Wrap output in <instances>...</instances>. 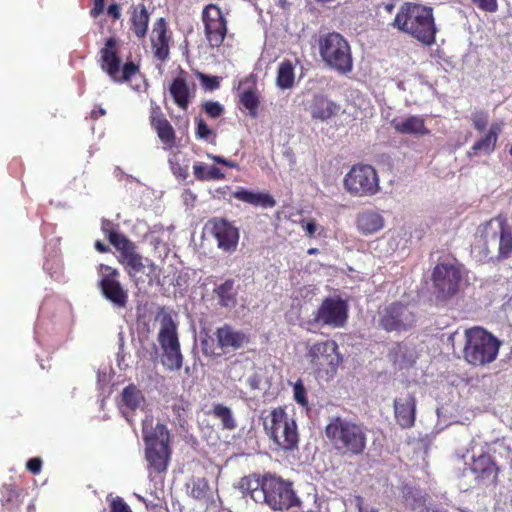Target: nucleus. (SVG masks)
Returning a JSON list of instances; mask_svg holds the SVG:
<instances>
[{
  "label": "nucleus",
  "mask_w": 512,
  "mask_h": 512,
  "mask_svg": "<svg viewBox=\"0 0 512 512\" xmlns=\"http://www.w3.org/2000/svg\"><path fill=\"white\" fill-rule=\"evenodd\" d=\"M158 342L162 349L180 347L177 326L170 316L162 319Z\"/></svg>",
  "instance_id": "bb28decb"
},
{
  "label": "nucleus",
  "mask_w": 512,
  "mask_h": 512,
  "mask_svg": "<svg viewBox=\"0 0 512 512\" xmlns=\"http://www.w3.org/2000/svg\"><path fill=\"white\" fill-rule=\"evenodd\" d=\"M294 65L290 60H284L279 64L276 77V85L281 89H289L294 85Z\"/></svg>",
  "instance_id": "473e14b6"
},
{
  "label": "nucleus",
  "mask_w": 512,
  "mask_h": 512,
  "mask_svg": "<svg viewBox=\"0 0 512 512\" xmlns=\"http://www.w3.org/2000/svg\"><path fill=\"white\" fill-rule=\"evenodd\" d=\"M338 107L324 96H315L310 106V113L313 119L327 120L335 115Z\"/></svg>",
  "instance_id": "c85d7f7f"
},
{
  "label": "nucleus",
  "mask_w": 512,
  "mask_h": 512,
  "mask_svg": "<svg viewBox=\"0 0 512 512\" xmlns=\"http://www.w3.org/2000/svg\"><path fill=\"white\" fill-rule=\"evenodd\" d=\"M208 181L211 180H223L225 178V174L216 166H211L207 171Z\"/></svg>",
  "instance_id": "13d9d810"
},
{
  "label": "nucleus",
  "mask_w": 512,
  "mask_h": 512,
  "mask_svg": "<svg viewBox=\"0 0 512 512\" xmlns=\"http://www.w3.org/2000/svg\"><path fill=\"white\" fill-rule=\"evenodd\" d=\"M152 128L155 129L165 149H171L175 145V131L168 120L157 121L156 125L152 126Z\"/></svg>",
  "instance_id": "f704fd0d"
},
{
  "label": "nucleus",
  "mask_w": 512,
  "mask_h": 512,
  "mask_svg": "<svg viewBox=\"0 0 512 512\" xmlns=\"http://www.w3.org/2000/svg\"><path fill=\"white\" fill-rule=\"evenodd\" d=\"M116 45L117 41L114 37L106 40L104 47L100 50V66L113 81L128 82L140 72V69L134 62H126L119 75L121 60L117 54Z\"/></svg>",
  "instance_id": "9d476101"
},
{
  "label": "nucleus",
  "mask_w": 512,
  "mask_h": 512,
  "mask_svg": "<svg viewBox=\"0 0 512 512\" xmlns=\"http://www.w3.org/2000/svg\"><path fill=\"white\" fill-rule=\"evenodd\" d=\"M232 196L242 202L264 209L276 206V200L267 192H254L245 188H238Z\"/></svg>",
  "instance_id": "b1692460"
},
{
  "label": "nucleus",
  "mask_w": 512,
  "mask_h": 512,
  "mask_svg": "<svg viewBox=\"0 0 512 512\" xmlns=\"http://www.w3.org/2000/svg\"><path fill=\"white\" fill-rule=\"evenodd\" d=\"M0 502L6 511L18 509L22 504L21 491L13 484H4L0 489Z\"/></svg>",
  "instance_id": "7c9ffc66"
},
{
  "label": "nucleus",
  "mask_w": 512,
  "mask_h": 512,
  "mask_svg": "<svg viewBox=\"0 0 512 512\" xmlns=\"http://www.w3.org/2000/svg\"><path fill=\"white\" fill-rule=\"evenodd\" d=\"M316 252H317V249H315V248H311L308 250V254H314Z\"/></svg>",
  "instance_id": "774afa93"
},
{
  "label": "nucleus",
  "mask_w": 512,
  "mask_h": 512,
  "mask_svg": "<svg viewBox=\"0 0 512 512\" xmlns=\"http://www.w3.org/2000/svg\"><path fill=\"white\" fill-rule=\"evenodd\" d=\"M293 390H294L295 401L302 406H306L308 404V401L306 398V389L301 380H298L294 384Z\"/></svg>",
  "instance_id": "de8ad7c7"
},
{
  "label": "nucleus",
  "mask_w": 512,
  "mask_h": 512,
  "mask_svg": "<svg viewBox=\"0 0 512 512\" xmlns=\"http://www.w3.org/2000/svg\"><path fill=\"white\" fill-rule=\"evenodd\" d=\"M95 249L100 252V253H106L109 251V248L107 245H105L103 242H101L100 240H97L95 242Z\"/></svg>",
  "instance_id": "0e129e2a"
},
{
  "label": "nucleus",
  "mask_w": 512,
  "mask_h": 512,
  "mask_svg": "<svg viewBox=\"0 0 512 512\" xmlns=\"http://www.w3.org/2000/svg\"><path fill=\"white\" fill-rule=\"evenodd\" d=\"M264 428L273 442L284 451L297 449L299 434L296 421L282 407L270 412L264 422Z\"/></svg>",
  "instance_id": "0eeeda50"
},
{
  "label": "nucleus",
  "mask_w": 512,
  "mask_h": 512,
  "mask_svg": "<svg viewBox=\"0 0 512 512\" xmlns=\"http://www.w3.org/2000/svg\"><path fill=\"white\" fill-rule=\"evenodd\" d=\"M303 228L305 229L307 235L312 237L317 230V225L314 220H309L305 223V225H303Z\"/></svg>",
  "instance_id": "052dcab7"
},
{
  "label": "nucleus",
  "mask_w": 512,
  "mask_h": 512,
  "mask_svg": "<svg viewBox=\"0 0 512 512\" xmlns=\"http://www.w3.org/2000/svg\"><path fill=\"white\" fill-rule=\"evenodd\" d=\"M201 18L209 47L219 48L228 33V22L224 13L218 5L210 3L203 8Z\"/></svg>",
  "instance_id": "f8f14e48"
},
{
  "label": "nucleus",
  "mask_w": 512,
  "mask_h": 512,
  "mask_svg": "<svg viewBox=\"0 0 512 512\" xmlns=\"http://www.w3.org/2000/svg\"><path fill=\"white\" fill-rule=\"evenodd\" d=\"M380 191L375 168L368 164L354 165V195L373 196Z\"/></svg>",
  "instance_id": "6ab92c4d"
},
{
  "label": "nucleus",
  "mask_w": 512,
  "mask_h": 512,
  "mask_svg": "<svg viewBox=\"0 0 512 512\" xmlns=\"http://www.w3.org/2000/svg\"><path fill=\"white\" fill-rule=\"evenodd\" d=\"M207 171L208 168L202 163H196L193 166V174L199 181H208Z\"/></svg>",
  "instance_id": "3c124183"
},
{
  "label": "nucleus",
  "mask_w": 512,
  "mask_h": 512,
  "mask_svg": "<svg viewBox=\"0 0 512 512\" xmlns=\"http://www.w3.org/2000/svg\"><path fill=\"white\" fill-rule=\"evenodd\" d=\"M461 280V268L455 261L437 264L432 273L433 288L437 299L446 300L453 297L458 292Z\"/></svg>",
  "instance_id": "9b49d317"
},
{
  "label": "nucleus",
  "mask_w": 512,
  "mask_h": 512,
  "mask_svg": "<svg viewBox=\"0 0 512 512\" xmlns=\"http://www.w3.org/2000/svg\"><path fill=\"white\" fill-rule=\"evenodd\" d=\"M474 250L481 261L507 258L512 252V230L500 217L477 228Z\"/></svg>",
  "instance_id": "f03ea898"
},
{
  "label": "nucleus",
  "mask_w": 512,
  "mask_h": 512,
  "mask_svg": "<svg viewBox=\"0 0 512 512\" xmlns=\"http://www.w3.org/2000/svg\"><path fill=\"white\" fill-rule=\"evenodd\" d=\"M164 114L161 111L159 106L152 107L150 114V124L151 126L156 125L157 121H166Z\"/></svg>",
  "instance_id": "6e6d98bb"
},
{
  "label": "nucleus",
  "mask_w": 512,
  "mask_h": 512,
  "mask_svg": "<svg viewBox=\"0 0 512 512\" xmlns=\"http://www.w3.org/2000/svg\"><path fill=\"white\" fill-rule=\"evenodd\" d=\"M213 294L221 308H234L238 303L239 287L236 286L234 279L229 278L216 285Z\"/></svg>",
  "instance_id": "5701e85b"
},
{
  "label": "nucleus",
  "mask_w": 512,
  "mask_h": 512,
  "mask_svg": "<svg viewBox=\"0 0 512 512\" xmlns=\"http://www.w3.org/2000/svg\"><path fill=\"white\" fill-rule=\"evenodd\" d=\"M379 323L386 331H403L415 323L414 312L401 303H392L380 312Z\"/></svg>",
  "instance_id": "dca6fc26"
},
{
  "label": "nucleus",
  "mask_w": 512,
  "mask_h": 512,
  "mask_svg": "<svg viewBox=\"0 0 512 512\" xmlns=\"http://www.w3.org/2000/svg\"><path fill=\"white\" fill-rule=\"evenodd\" d=\"M171 36L168 34L167 22L161 17L156 20L152 29L151 46L154 57L164 62L169 58Z\"/></svg>",
  "instance_id": "412c9836"
},
{
  "label": "nucleus",
  "mask_w": 512,
  "mask_h": 512,
  "mask_svg": "<svg viewBox=\"0 0 512 512\" xmlns=\"http://www.w3.org/2000/svg\"><path fill=\"white\" fill-rule=\"evenodd\" d=\"M210 414L221 421L222 428L232 431L236 429L237 423L233 417L231 409L223 404L217 403L213 405Z\"/></svg>",
  "instance_id": "72a5a7b5"
},
{
  "label": "nucleus",
  "mask_w": 512,
  "mask_h": 512,
  "mask_svg": "<svg viewBox=\"0 0 512 512\" xmlns=\"http://www.w3.org/2000/svg\"><path fill=\"white\" fill-rule=\"evenodd\" d=\"M195 135L199 139L209 140L210 137L215 138L214 132L208 127L202 118L196 119Z\"/></svg>",
  "instance_id": "a18cd8bd"
},
{
  "label": "nucleus",
  "mask_w": 512,
  "mask_h": 512,
  "mask_svg": "<svg viewBox=\"0 0 512 512\" xmlns=\"http://www.w3.org/2000/svg\"><path fill=\"white\" fill-rule=\"evenodd\" d=\"M500 341L483 328L474 327L465 331V360L475 366L493 362L499 351Z\"/></svg>",
  "instance_id": "39448f33"
},
{
  "label": "nucleus",
  "mask_w": 512,
  "mask_h": 512,
  "mask_svg": "<svg viewBox=\"0 0 512 512\" xmlns=\"http://www.w3.org/2000/svg\"><path fill=\"white\" fill-rule=\"evenodd\" d=\"M391 124L394 129L401 134L423 136L430 133L425 126L424 119L420 116H409L402 120L395 119Z\"/></svg>",
  "instance_id": "393cba45"
},
{
  "label": "nucleus",
  "mask_w": 512,
  "mask_h": 512,
  "mask_svg": "<svg viewBox=\"0 0 512 512\" xmlns=\"http://www.w3.org/2000/svg\"><path fill=\"white\" fill-rule=\"evenodd\" d=\"M383 217L374 211L360 213L357 218V227L364 234H372L383 228Z\"/></svg>",
  "instance_id": "c756f323"
},
{
  "label": "nucleus",
  "mask_w": 512,
  "mask_h": 512,
  "mask_svg": "<svg viewBox=\"0 0 512 512\" xmlns=\"http://www.w3.org/2000/svg\"><path fill=\"white\" fill-rule=\"evenodd\" d=\"M215 337L219 349L224 353L239 350L250 342V338L245 332L236 330L229 324L218 327Z\"/></svg>",
  "instance_id": "aec40b11"
},
{
  "label": "nucleus",
  "mask_w": 512,
  "mask_h": 512,
  "mask_svg": "<svg viewBox=\"0 0 512 512\" xmlns=\"http://www.w3.org/2000/svg\"><path fill=\"white\" fill-rule=\"evenodd\" d=\"M150 15L144 4H139L132 9L130 17V29L138 39H144L147 35Z\"/></svg>",
  "instance_id": "a878e982"
},
{
  "label": "nucleus",
  "mask_w": 512,
  "mask_h": 512,
  "mask_svg": "<svg viewBox=\"0 0 512 512\" xmlns=\"http://www.w3.org/2000/svg\"><path fill=\"white\" fill-rule=\"evenodd\" d=\"M470 470L479 487H490L497 484L499 467L489 454L484 452L478 455L473 454Z\"/></svg>",
  "instance_id": "f3484780"
},
{
  "label": "nucleus",
  "mask_w": 512,
  "mask_h": 512,
  "mask_svg": "<svg viewBox=\"0 0 512 512\" xmlns=\"http://www.w3.org/2000/svg\"><path fill=\"white\" fill-rule=\"evenodd\" d=\"M319 51L323 60L338 71L347 72L351 69L350 46L339 33L322 36L319 39Z\"/></svg>",
  "instance_id": "1a4fd4ad"
},
{
  "label": "nucleus",
  "mask_w": 512,
  "mask_h": 512,
  "mask_svg": "<svg viewBox=\"0 0 512 512\" xmlns=\"http://www.w3.org/2000/svg\"><path fill=\"white\" fill-rule=\"evenodd\" d=\"M367 433L369 431L366 429L354 425V454L363 452L367 441Z\"/></svg>",
  "instance_id": "37998d69"
},
{
  "label": "nucleus",
  "mask_w": 512,
  "mask_h": 512,
  "mask_svg": "<svg viewBox=\"0 0 512 512\" xmlns=\"http://www.w3.org/2000/svg\"><path fill=\"white\" fill-rule=\"evenodd\" d=\"M403 499L406 506L412 510H416L419 507L424 506V499L417 491H414L411 487L405 486L403 489Z\"/></svg>",
  "instance_id": "a19ab883"
},
{
  "label": "nucleus",
  "mask_w": 512,
  "mask_h": 512,
  "mask_svg": "<svg viewBox=\"0 0 512 512\" xmlns=\"http://www.w3.org/2000/svg\"><path fill=\"white\" fill-rule=\"evenodd\" d=\"M207 157L217 164H221V165L229 167V168H238V164L236 162L227 160L226 158H224L222 156L208 153Z\"/></svg>",
  "instance_id": "5fc2aeb1"
},
{
  "label": "nucleus",
  "mask_w": 512,
  "mask_h": 512,
  "mask_svg": "<svg viewBox=\"0 0 512 512\" xmlns=\"http://www.w3.org/2000/svg\"><path fill=\"white\" fill-rule=\"evenodd\" d=\"M415 397L408 394L404 398L394 400V412L398 424L403 428H410L415 422Z\"/></svg>",
  "instance_id": "4be33fe9"
},
{
  "label": "nucleus",
  "mask_w": 512,
  "mask_h": 512,
  "mask_svg": "<svg viewBox=\"0 0 512 512\" xmlns=\"http://www.w3.org/2000/svg\"><path fill=\"white\" fill-rule=\"evenodd\" d=\"M105 114H106L105 109H103L101 106H99V107H96V108H94V109L92 110V112H91V117H92L93 119H97L98 117H100V116H104Z\"/></svg>",
  "instance_id": "e2e57ef3"
},
{
  "label": "nucleus",
  "mask_w": 512,
  "mask_h": 512,
  "mask_svg": "<svg viewBox=\"0 0 512 512\" xmlns=\"http://www.w3.org/2000/svg\"><path fill=\"white\" fill-rule=\"evenodd\" d=\"M209 492V483L205 478H197L192 482L190 496L196 500H203Z\"/></svg>",
  "instance_id": "79ce46f5"
},
{
  "label": "nucleus",
  "mask_w": 512,
  "mask_h": 512,
  "mask_svg": "<svg viewBox=\"0 0 512 512\" xmlns=\"http://www.w3.org/2000/svg\"><path fill=\"white\" fill-rule=\"evenodd\" d=\"M171 410L174 415V422L181 427H184V425L187 423L190 410L189 401L185 400L183 397H179L173 401Z\"/></svg>",
  "instance_id": "4c0bfd02"
},
{
  "label": "nucleus",
  "mask_w": 512,
  "mask_h": 512,
  "mask_svg": "<svg viewBox=\"0 0 512 512\" xmlns=\"http://www.w3.org/2000/svg\"><path fill=\"white\" fill-rule=\"evenodd\" d=\"M325 435L331 445L341 453L352 446V423L340 417H334L325 428Z\"/></svg>",
  "instance_id": "a211bd4d"
},
{
  "label": "nucleus",
  "mask_w": 512,
  "mask_h": 512,
  "mask_svg": "<svg viewBox=\"0 0 512 512\" xmlns=\"http://www.w3.org/2000/svg\"><path fill=\"white\" fill-rule=\"evenodd\" d=\"M110 225V221H103L102 231L110 244L118 251V262L124 267L127 275L133 279L145 269L143 256L138 253L137 246L134 242L128 239L124 234L109 229L108 226Z\"/></svg>",
  "instance_id": "6e6552de"
},
{
  "label": "nucleus",
  "mask_w": 512,
  "mask_h": 512,
  "mask_svg": "<svg viewBox=\"0 0 512 512\" xmlns=\"http://www.w3.org/2000/svg\"><path fill=\"white\" fill-rule=\"evenodd\" d=\"M306 358L315 377L323 381L332 379L343 361L334 340L314 343L308 348Z\"/></svg>",
  "instance_id": "423d86ee"
},
{
  "label": "nucleus",
  "mask_w": 512,
  "mask_h": 512,
  "mask_svg": "<svg viewBox=\"0 0 512 512\" xmlns=\"http://www.w3.org/2000/svg\"><path fill=\"white\" fill-rule=\"evenodd\" d=\"M145 443V459L148 462L149 476L166 472L171 458V436L165 424L142 429Z\"/></svg>",
  "instance_id": "20e7f679"
},
{
  "label": "nucleus",
  "mask_w": 512,
  "mask_h": 512,
  "mask_svg": "<svg viewBox=\"0 0 512 512\" xmlns=\"http://www.w3.org/2000/svg\"><path fill=\"white\" fill-rule=\"evenodd\" d=\"M163 350V366L169 371H177L183 365V355L180 347L166 348Z\"/></svg>",
  "instance_id": "e433bc0d"
},
{
  "label": "nucleus",
  "mask_w": 512,
  "mask_h": 512,
  "mask_svg": "<svg viewBox=\"0 0 512 512\" xmlns=\"http://www.w3.org/2000/svg\"><path fill=\"white\" fill-rule=\"evenodd\" d=\"M479 8L487 12H495L497 10L496 0H472Z\"/></svg>",
  "instance_id": "864d4df0"
},
{
  "label": "nucleus",
  "mask_w": 512,
  "mask_h": 512,
  "mask_svg": "<svg viewBox=\"0 0 512 512\" xmlns=\"http://www.w3.org/2000/svg\"><path fill=\"white\" fill-rule=\"evenodd\" d=\"M406 351L405 345L397 343L391 348L389 357L400 368L407 367L412 364V360L406 357Z\"/></svg>",
  "instance_id": "ea45409f"
},
{
  "label": "nucleus",
  "mask_w": 512,
  "mask_h": 512,
  "mask_svg": "<svg viewBox=\"0 0 512 512\" xmlns=\"http://www.w3.org/2000/svg\"><path fill=\"white\" fill-rule=\"evenodd\" d=\"M239 489L254 502L266 504L273 511L297 508L299 512H321L317 494H308L306 500L297 497L293 485L271 474H251L241 478Z\"/></svg>",
  "instance_id": "f257e3e1"
},
{
  "label": "nucleus",
  "mask_w": 512,
  "mask_h": 512,
  "mask_svg": "<svg viewBox=\"0 0 512 512\" xmlns=\"http://www.w3.org/2000/svg\"><path fill=\"white\" fill-rule=\"evenodd\" d=\"M347 319V302L340 297H327L314 312L311 322L320 327L341 328Z\"/></svg>",
  "instance_id": "ddd939ff"
},
{
  "label": "nucleus",
  "mask_w": 512,
  "mask_h": 512,
  "mask_svg": "<svg viewBox=\"0 0 512 512\" xmlns=\"http://www.w3.org/2000/svg\"><path fill=\"white\" fill-rule=\"evenodd\" d=\"M352 176V170L346 173L344 177V186L348 191H352V185L350 184V177Z\"/></svg>",
  "instance_id": "69168bd1"
},
{
  "label": "nucleus",
  "mask_w": 512,
  "mask_h": 512,
  "mask_svg": "<svg viewBox=\"0 0 512 512\" xmlns=\"http://www.w3.org/2000/svg\"><path fill=\"white\" fill-rule=\"evenodd\" d=\"M393 25L424 45L430 46L435 42L437 29L431 7L405 2L400 7Z\"/></svg>",
  "instance_id": "7ed1b4c3"
},
{
  "label": "nucleus",
  "mask_w": 512,
  "mask_h": 512,
  "mask_svg": "<svg viewBox=\"0 0 512 512\" xmlns=\"http://www.w3.org/2000/svg\"><path fill=\"white\" fill-rule=\"evenodd\" d=\"M240 103L246 110H248V114L250 117L256 118L258 116L260 100L259 96L254 90H244L240 94Z\"/></svg>",
  "instance_id": "58836bf2"
},
{
  "label": "nucleus",
  "mask_w": 512,
  "mask_h": 512,
  "mask_svg": "<svg viewBox=\"0 0 512 512\" xmlns=\"http://www.w3.org/2000/svg\"><path fill=\"white\" fill-rule=\"evenodd\" d=\"M26 468L33 475H37L41 471L42 460L39 457L30 458L26 463Z\"/></svg>",
  "instance_id": "603ef678"
},
{
  "label": "nucleus",
  "mask_w": 512,
  "mask_h": 512,
  "mask_svg": "<svg viewBox=\"0 0 512 512\" xmlns=\"http://www.w3.org/2000/svg\"><path fill=\"white\" fill-rule=\"evenodd\" d=\"M357 506L359 512H378L376 508L364 504L360 499H358Z\"/></svg>",
  "instance_id": "680f3d73"
},
{
  "label": "nucleus",
  "mask_w": 512,
  "mask_h": 512,
  "mask_svg": "<svg viewBox=\"0 0 512 512\" xmlns=\"http://www.w3.org/2000/svg\"><path fill=\"white\" fill-rule=\"evenodd\" d=\"M498 130L497 125H492L488 133L471 147L468 156L472 157L479 153L484 155L491 153L496 145Z\"/></svg>",
  "instance_id": "2f4dec72"
},
{
  "label": "nucleus",
  "mask_w": 512,
  "mask_h": 512,
  "mask_svg": "<svg viewBox=\"0 0 512 512\" xmlns=\"http://www.w3.org/2000/svg\"><path fill=\"white\" fill-rule=\"evenodd\" d=\"M169 92L174 103L181 109L186 110L190 103V89L183 77H176L169 86Z\"/></svg>",
  "instance_id": "cd10ccee"
},
{
  "label": "nucleus",
  "mask_w": 512,
  "mask_h": 512,
  "mask_svg": "<svg viewBox=\"0 0 512 512\" xmlns=\"http://www.w3.org/2000/svg\"><path fill=\"white\" fill-rule=\"evenodd\" d=\"M178 176L185 179L188 176V172L186 168H180L178 172Z\"/></svg>",
  "instance_id": "338daca9"
},
{
  "label": "nucleus",
  "mask_w": 512,
  "mask_h": 512,
  "mask_svg": "<svg viewBox=\"0 0 512 512\" xmlns=\"http://www.w3.org/2000/svg\"><path fill=\"white\" fill-rule=\"evenodd\" d=\"M197 78L200 80L201 85L205 90L214 91L220 87L222 80L219 76H210L201 72L197 73Z\"/></svg>",
  "instance_id": "c03bdc74"
},
{
  "label": "nucleus",
  "mask_w": 512,
  "mask_h": 512,
  "mask_svg": "<svg viewBox=\"0 0 512 512\" xmlns=\"http://www.w3.org/2000/svg\"><path fill=\"white\" fill-rule=\"evenodd\" d=\"M121 395L123 404L132 411H135L144 402L142 392L134 384L125 387Z\"/></svg>",
  "instance_id": "c9c22d12"
},
{
  "label": "nucleus",
  "mask_w": 512,
  "mask_h": 512,
  "mask_svg": "<svg viewBox=\"0 0 512 512\" xmlns=\"http://www.w3.org/2000/svg\"><path fill=\"white\" fill-rule=\"evenodd\" d=\"M205 229L211 234L217 247L224 252H234L237 249L240 234L232 222L223 217H213L205 224Z\"/></svg>",
  "instance_id": "2eb2a0df"
},
{
  "label": "nucleus",
  "mask_w": 512,
  "mask_h": 512,
  "mask_svg": "<svg viewBox=\"0 0 512 512\" xmlns=\"http://www.w3.org/2000/svg\"><path fill=\"white\" fill-rule=\"evenodd\" d=\"M107 14L114 20H119L121 18L120 6L117 3L110 4L107 8Z\"/></svg>",
  "instance_id": "bf43d9fd"
},
{
  "label": "nucleus",
  "mask_w": 512,
  "mask_h": 512,
  "mask_svg": "<svg viewBox=\"0 0 512 512\" xmlns=\"http://www.w3.org/2000/svg\"><path fill=\"white\" fill-rule=\"evenodd\" d=\"M472 122L474 127L479 130H485L488 124V115L486 112L478 111L472 114Z\"/></svg>",
  "instance_id": "09e8293b"
},
{
  "label": "nucleus",
  "mask_w": 512,
  "mask_h": 512,
  "mask_svg": "<svg viewBox=\"0 0 512 512\" xmlns=\"http://www.w3.org/2000/svg\"><path fill=\"white\" fill-rule=\"evenodd\" d=\"M98 272L100 275L98 286L104 298L116 308H125L128 304V291L119 281V271L109 265L100 264Z\"/></svg>",
  "instance_id": "4468645a"
},
{
  "label": "nucleus",
  "mask_w": 512,
  "mask_h": 512,
  "mask_svg": "<svg viewBox=\"0 0 512 512\" xmlns=\"http://www.w3.org/2000/svg\"><path fill=\"white\" fill-rule=\"evenodd\" d=\"M105 8V0H93V7L90 10V15L93 18L100 16Z\"/></svg>",
  "instance_id": "4d7b16f0"
},
{
  "label": "nucleus",
  "mask_w": 512,
  "mask_h": 512,
  "mask_svg": "<svg viewBox=\"0 0 512 512\" xmlns=\"http://www.w3.org/2000/svg\"><path fill=\"white\" fill-rule=\"evenodd\" d=\"M110 512H132L128 504L120 497L112 500L110 504Z\"/></svg>",
  "instance_id": "8fccbe9b"
},
{
  "label": "nucleus",
  "mask_w": 512,
  "mask_h": 512,
  "mask_svg": "<svg viewBox=\"0 0 512 512\" xmlns=\"http://www.w3.org/2000/svg\"><path fill=\"white\" fill-rule=\"evenodd\" d=\"M203 110L211 118H218L224 113V107L216 101L204 102Z\"/></svg>",
  "instance_id": "49530a36"
}]
</instances>
